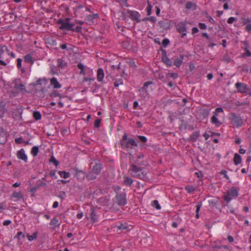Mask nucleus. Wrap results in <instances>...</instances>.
Returning <instances> with one entry per match:
<instances>
[{
	"label": "nucleus",
	"mask_w": 251,
	"mask_h": 251,
	"mask_svg": "<svg viewBox=\"0 0 251 251\" xmlns=\"http://www.w3.org/2000/svg\"><path fill=\"white\" fill-rule=\"evenodd\" d=\"M249 68L247 64H243L242 67L241 71L248 73L249 72Z\"/></svg>",
	"instance_id": "nucleus-55"
},
{
	"label": "nucleus",
	"mask_w": 251,
	"mask_h": 251,
	"mask_svg": "<svg viewBox=\"0 0 251 251\" xmlns=\"http://www.w3.org/2000/svg\"><path fill=\"white\" fill-rule=\"evenodd\" d=\"M162 43L163 46L166 47L170 44V40L168 39H164Z\"/></svg>",
	"instance_id": "nucleus-56"
},
{
	"label": "nucleus",
	"mask_w": 251,
	"mask_h": 251,
	"mask_svg": "<svg viewBox=\"0 0 251 251\" xmlns=\"http://www.w3.org/2000/svg\"><path fill=\"white\" fill-rule=\"evenodd\" d=\"M50 84L54 89H59L61 87V85L58 81L57 78L54 77L50 79Z\"/></svg>",
	"instance_id": "nucleus-16"
},
{
	"label": "nucleus",
	"mask_w": 251,
	"mask_h": 251,
	"mask_svg": "<svg viewBox=\"0 0 251 251\" xmlns=\"http://www.w3.org/2000/svg\"><path fill=\"white\" fill-rule=\"evenodd\" d=\"M39 152V148L38 146H34L31 150V153L33 157H36Z\"/></svg>",
	"instance_id": "nucleus-32"
},
{
	"label": "nucleus",
	"mask_w": 251,
	"mask_h": 251,
	"mask_svg": "<svg viewBox=\"0 0 251 251\" xmlns=\"http://www.w3.org/2000/svg\"><path fill=\"white\" fill-rule=\"evenodd\" d=\"M57 24L58 25H61L59 27L60 29L70 31V26L69 23L66 22L64 21V20L60 19L57 21Z\"/></svg>",
	"instance_id": "nucleus-13"
},
{
	"label": "nucleus",
	"mask_w": 251,
	"mask_h": 251,
	"mask_svg": "<svg viewBox=\"0 0 251 251\" xmlns=\"http://www.w3.org/2000/svg\"><path fill=\"white\" fill-rule=\"evenodd\" d=\"M25 238V234L23 233L22 231L18 232L16 235L15 236L14 238H17L19 240L21 239H24Z\"/></svg>",
	"instance_id": "nucleus-42"
},
{
	"label": "nucleus",
	"mask_w": 251,
	"mask_h": 251,
	"mask_svg": "<svg viewBox=\"0 0 251 251\" xmlns=\"http://www.w3.org/2000/svg\"><path fill=\"white\" fill-rule=\"evenodd\" d=\"M137 142L135 139L128 138L127 134L124 133L120 140V145L122 149H128L130 147H137Z\"/></svg>",
	"instance_id": "nucleus-2"
},
{
	"label": "nucleus",
	"mask_w": 251,
	"mask_h": 251,
	"mask_svg": "<svg viewBox=\"0 0 251 251\" xmlns=\"http://www.w3.org/2000/svg\"><path fill=\"white\" fill-rule=\"evenodd\" d=\"M12 197L18 199H21L23 198L22 194L20 192H14L12 195Z\"/></svg>",
	"instance_id": "nucleus-37"
},
{
	"label": "nucleus",
	"mask_w": 251,
	"mask_h": 251,
	"mask_svg": "<svg viewBox=\"0 0 251 251\" xmlns=\"http://www.w3.org/2000/svg\"><path fill=\"white\" fill-rule=\"evenodd\" d=\"M43 82H44V83L45 84H46L48 82V80L45 78H42H42H39L36 82L33 83L32 84V85H33V86L35 87V86H37L38 85H42Z\"/></svg>",
	"instance_id": "nucleus-30"
},
{
	"label": "nucleus",
	"mask_w": 251,
	"mask_h": 251,
	"mask_svg": "<svg viewBox=\"0 0 251 251\" xmlns=\"http://www.w3.org/2000/svg\"><path fill=\"white\" fill-rule=\"evenodd\" d=\"M185 189L189 193H193L195 191V188L194 186L190 185L186 186Z\"/></svg>",
	"instance_id": "nucleus-38"
},
{
	"label": "nucleus",
	"mask_w": 251,
	"mask_h": 251,
	"mask_svg": "<svg viewBox=\"0 0 251 251\" xmlns=\"http://www.w3.org/2000/svg\"><path fill=\"white\" fill-rule=\"evenodd\" d=\"M99 18V15L98 14H94L92 15H89L86 16V20L91 24H94L95 19H98Z\"/></svg>",
	"instance_id": "nucleus-17"
},
{
	"label": "nucleus",
	"mask_w": 251,
	"mask_h": 251,
	"mask_svg": "<svg viewBox=\"0 0 251 251\" xmlns=\"http://www.w3.org/2000/svg\"><path fill=\"white\" fill-rule=\"evenodd\" d=\"M104 73L103 69L101 68H99L97 72V79L102 84L106 83V82L104 80Z\"/></svg>",
	"instance_id": "nucleus-12"
},
{
	"label": "nucleus",
	"mask_w": 251,
	"mask_h": 251,
	"mask_svg": "<svg viewBox=\"0 0 251 251\" xmlns=\"http://www.w3.org/2000/svg\"><path fill=\"white\" fill-rule=\"evenodd\" d=\"M127 13L129 14V17L132 20L135 21L137 23H139L141 21L139 19L141 15L138 12L133 11L128 9Z\"/></svg>",
	"instance_id": "nucleus-11"
},
{
	"label": "nucleus",
	"mask_w": 251,
	"mask_h": 251,
	"mask_svg": "<svg viewBox=\"0 0 251 251\" xmlns=\"http://www.w3.org/2000/svg\"><path fill=\"white\" fill-rule=\"evenodd\" d=\"M158 78H159V79L162 80V81L163 82H166L168 81L167 78L164 79V76L162 74H159V75Z\"/></svg>",
	"instance_id": "nucleus-64"
},
{
	"label": "nucleus",
	"mask_w": 251,
	"mask_h": 251,
	"mask_svg": "<svg viewBox=\"0 0 251 251\" xmlns=\"http://www.w3.org/2000/svg\"><path fill=\"white\" fill-rule=\"evenodd\" d=\"M158 25L160 27L163 29H167L170 28V23L165 20L160 21L158 22Z\"/></svg>",
	"instance_id": "nucleus-21"
},
{
	"label": "nucleus",
	"mask_w": 251,
	"mask_h": 251,
	"mask_svg": "<svg viewBox=\"0 0 251 251\" xmlns=\"http://www.w3.org/2000/svg\"><path fill=\"white\" fill-rule=\"evenodd\" d=\"M197 5L191 1L187 2L185 5V8L188 10L192 9V10H195L197 9Z\"/></svg>",
	"instance_id": "nucleus-24"
},
{
	"label": "nucleus",
	"mask_w": 251,
	"mask_h": 251,
	"mask_svg": "<svg viewBox=\"0 0 251 251\" xmlns=\"http://www.w3.org/2000/svg\"><path fill=\"white\" fill-rule=\"evenodd\" d=\"M224 110L222 107H218L216 108L214 112H213V116H215L216 117H217L218 116L219 113H223Z\"/></svg>",
	"instance_id": "nucleus-41"
},
{
	"label": "nucleus",
	"mask_w": 251,
	"mask_h": 251,
	"mask_svg": "<svg viewBox=\"0 0 251 251\" xmlns=\"http://www.w3.org/2000/svg\"><path fill=\"white\" fill-rule=\"evenodd\" d=\"M229 119L233 125L237 127H241L243 124L242 118L235 113H230Z\"/></svg>",
	"instance_id": "nucleus-4"
},
{
	"label": "nucleus",
	"mask_w": 251,
	"mask_h": 251,
	"mask_svg": "<svg viewBox=\"0 0 251 251\" xmlns=\"http://www.w3.org/2000/svg\"><path fill=\"white\" fill-rule=\"evenodd\" d=\"M242 43L244 44L245 45V47L243 48L244 50H249V48L250 47L249 43L248 41H244L242 42Z\"/></svg>",
	"instance_id": "nucleus-58"
},
{
	"label": "nucleus",
	"mask_w": 251,
	"mask_h": 251,
	"mask_svg": "<svg viewBox=\"0 0 251 251\" xmlns=\"http://www.w3.org/2000/svg\"><path fill=\"white\" fill-rule=\"evenodd\" d=\"M15 141L17 144H22V143H24V141H23L22 137L16 138L15 139Z\"/></svg>",
	"instance_id": "nucleus-57"
},
{
	"label": "nucleus",
	"mask_w": 251,
	"mask_h": 251,
	"mask_svg": "<svg viewBox=\"0 0 251 251\" xmlns=\"http://www.w3.org/2000/svg\"><path fill=\"white\" fill-rule=\"evenodd\" d=\"M178 76L177 73H167V77H172L174 79L177 78Z\"/></svg>",
	"instance_id": "nucleus-46"
},
{
	"label": "nucleus",
	"mask_w": 251,
	"mask_h": 251,
	"mask_svg": "<svg viewBox=\"0 0 251 251\" xmlns=\"http://www.w3.org/2000/svg\"><path fill=\"white\" fill-rule=\"evenodd\" d=\"M34 118L36 120H39L41 119V114L39 111H34L33 114Z\"/></svg>",
	"instance_id": "nucleus-39"
},
{
	"label": "nucleus",
	"mask_w": 251,
	"mask_h": 251,
	"mask_svg": "<svg viewBox=\"0 0 251 251\" xmlns=\"http://www.w3.org/2000/svg\"><path fill=\"white\" fill-rule=\"evenodd\" d=\"M101 122V119H98L96 120L94 122V126L96 128H98L100 126V124Z\"/></svg>",
	"instance_id": "nucleus-54"
},
{
	"label": "nucleus",
	"mask_w": 251,
	"mask_h": 251,
	"mask_svg": "<svg viewBox=\"0 0 251 251\" xmlns=\"http://www.w3.org/2000/svg\"><path fill=\"white\" fill-rule=\"evenodd\" d=\"M186 24L183 22L179 23L176 25V30L178 32L181 34V38H184V37L186 35Z\"/></svg>",
	"instance_id": "nucleus-7"
},
{
	"label": "nucleus",
	"mask_w": 251,
	"mask_h": 251,
	"mask_svg": "<svg viewBox=\"0 0 251 251\" xmlns=\"http://www.w3.org/2000/svg\"><path fill=\"white\" fill-rule=\"evenodd\" d=\"M215 249H222L228 250L229 248L228 246L221 245V246H215L213 247Z\"/></svg>",
	"instance_id": "nucleus-49"
},
{
	"label": "nucleus",
	"mask_w": 251,
	"mask_h": 251,
	"mask_svg": "<svg viewBox=\"0 0 251 251\" xmlns=\"http://www.w3.org/2000/svg\"><path fill=\"white\" fill-rule=\"evenodd\" d=\"M211 122L217 126H219L221 125V123L219 121L217 117L215 116H212L211 117Z\"/></svg>",
	"instance_id": "nucleus-31"
},
{
	"label": "nucleus",
	"mask_w": 251,
	"mask_h": 251,
	"mask_svg": "<svg viewBox=\"0 0 251 251\" xmlns=\"http://www.w3.org/2000/svg\"><path fill=\"white\" fill-rule=\"evenodd\" d=\"M235 87L237 91L241 93H246L249 90L247 85L243 83L237 82Z\"/></svg>",
	"instance_id": "nucleus-8"
},
{
	"label": "nucleus",
	"mask_w": 251,
	"mask_h": 251,
	"mask_svg": "<svg viewBox=\"0 0 251 251\" xmlns=\"http://www.w3.org/2000/svg\"><path fill=\"white\" fill-rule=\"evenodd\" d=\"M97 175H96L95 173H93V171H91L88 172L86 177L88 180H92L96 179Z\"/></svg>",
	"instance_id": "nucleus-28"
},
{
	"label": "nucleus",
	"mask_w": 251,
	"mask_h": 251,
	"mask_svg": "<svg viewBox=\"0 0 251 251\" xmlns=\"http://www.w3.org/2000/svg\"><path fill=\"white\" fill-rule=\"evenodd\" d=\"M102 168V165L100 161H97L93 166L91 171H93V173L99 175L100 174Z\"/></svg>",
	"instance_id": "nucleus-9"
},
{
	"label": "nucleus",
	"mask_w": 251,
	"mask_h": 251,
	"mask_svg": "<svg viewBox=\"0 0 251 251\" xmlns=\"http://www.w3.org/2000/svg\"><path fill=\"white\" fill-rule=\"evenodd\" d=\"M24 61L25 62L30 63L31 64H33L34 62L32 55L30 53H28L24 56Z\"/></svg>",
	"instance_id": "nucleus-26"
},
{
	"label": "nucleus",
	"mask_w": 251,
	"mask_h": 251,
	"mask_svg": "<svg viewBox=\"0 0 251 251\" xmlns=\"http://www.w3.org/2000/svg\"><path fill=\"white\" fill-rule=\"evenodd\" d=\"M58 67L62 69H64L67 66V63L62 58H58L57 59Z\"/></svg>",
	"instance_id": "nucleus-22"
},
{
	"label": "nucleus",
	"mask_w": 251,
	"mask_h": 251,
	"mask_svg": "<svg viewBox=\"0 0 251 251\" xmlns=\"http://www.w3.org/2000/svg\"><path fill=\"white\" fill-rule=\"evenodd\" d=\"M123 84V79H119L116 80V81L114 83V85L115 87H117L120 85Z\"/></svg>",
	"instance_id": "nucleus-51"
},
{
	"label": "nucleus",
	"mask_w": 251,
	"mask_h": 251,
	"mask_svg": "<svg viewBox=\"0 0 251 251\" xmlns=\"http://www.w3.org/2000/svg\"><path fill=\"white\" fill-rule=\"evenodd\" d=\"M17 68L18 69H21V71L22 73H25V70L22 68V59L21 58H18L17 60Z\"/></svg>",
	"instance_id": "nucleus-40"
},
{
	"label": "nucleus",
	"mask_w": 251,
	"mask_h": 251,
	"mask_svg": "<svg viewBox=\"0 0 251 251\" xmlns=\"http://www.w3.org/2000/svg\"><path fill=\"white\" fill-rule=\"evenodd\" d=\"M82 27L81 26H76L75 28H74L75 30V32H76L77 33H80L81 32Z\"/></svg>",
	"instance_id": "nucleus-62"
},
{
	"label": "nucleus",
	"mask_w": 251,
	"mask_h": 251,
	"mask_svg": "<svg viewBox=\"0 0 251 251\" xmlns=\"http://www.w3.org/2000/svg\"><path fill=\"white\" fill-rule=\"evenodd\" d=\"M242 162V158L240 155L236 153L234 154L233 158V162L235 165L240 164Z\"/></svg>",
	"instance_id": "nucleus-23"
},
{
	"label": "nucleus",
	"mask_w": 251,
	"mask_h": 251,
	"mask_svg": "<svg viewBox=\"0 0 251 251\" xmlns=\"http://www.w3.org/2000/svg\"><path fill=\"white\" fill-rule=\"evenodd\" d=\"M38 232L37 231L34 232L32 235H30L29 234H27L26 236L28 238V240L29 241H33L34 239H36L37 237Z\"/></svg>",
	"instance_id": "nucleus-34"
},
{
	"label": "nucleus",
	"mask_w": 251,
	"mask_h": 251,
	"mask_svg": "<svg viewBox=\"0 0 251 251\" xmlns=\"http://www.w3.org/2000/svg\"><path fill=\"white\" fill-rule=\"evenodd\" d=\"M65 196H66V194H65V192L61 191L59 193V194L58 195V197H59L60 198H61L63 200H64L65 199Z\"/></svg>",
	"instance_id": "nucleus-61"
},
{
	"label": "nucleus",
	"mask_w": 251,
	"mask_h": 251,
	"mask_svg": "<svg viewBox=\"0 0 251 251\" xmlns=\"http://www.w3.org/2000/svg\"><path fill=\"white\" fill-rule=\"evenodd\" d=\"M152 205L154 207L156 208V209L157 210H159L161 209V206H160V204H159L158 201H157V200H154L152 201Z\"/></svg>",
	"instance_id": "nucleus-45"
},
{
	"label": "nucleus",
	"mask_w": 251,
	"mask_h": 251,
	"mask_svg": "<svg viewBox=\"0 0 251 251\" xmlns=\"http://www.w3.org/2000/svg\"><path fill=\"white\" fill-rule=\"evenodd\" d=\"M50 96L51 97H60V95L56 90H53L51 93L50 94Z\"/></svg>",
	"instance_id": "nucleus-50"
},
{
	"label": "nucleus",
	"mask_w": 251,
	"mask_h": 251,
	"mask_svg": "<svg viewBox=\"0 0 251 251\" xmlns=\"http://www.w3.org/2000/svg\"><path fill=\"white\" fill-rule=\"evenodd\" d=\"M199 27L201 29H205L206 28V26L204 23H200L199 24Z\"/></svg>",
	"instance_id": "nucleus-63"
},
{
	"label": "nucleus",
	"mask_w": 251,
	"mask_h": 251,
	"mask_svg": "<svg viewBox=\"0 0 251 251\" xmlns=\"http://www.w3.org/2000/svg\"><path fill=\"white\" fill-rule=\"evenodd\" d=\"M72 170V173H74L75 176L78 179H80L81 180L84 179L85 175L84 171L79 170L77 167H74Z\"/></svg>",
	"instance_id": "nucleus-10"
},
{
	"label": "nucleus",
	"mask_w": 251,
	"mask_h": 251,
	"mask_svg": "<svg viewBox=\"0 0 251 251\" xmlns=\"http://www.w3.org/2000/svg\"><path fill=\"white\" fill-rule=\"evenodd\" d=\"M174 61H173V64L177 68H179L183 63L184 55L180 54L179 57L175 56Z\"/></svg>",
	"instance_id": "nucleus-15"
},
{
	"label": "nucleus",
	"mask_w": 251,
	"mask_h": 251,
	"mask_svg": "<svg viewBox=\"0 0 251 251\" xmlns=\"http://www.w3.org/2000/svg\"><path fill=\"white\" fill-rule=\"evenodd\" d=\"M57 71H58L57 68L56 67L51 68V70H50V72L52 75H55V74L57 75L58 74Z\"/></svg>",
	"instance_id": "nucleus-60"
},
{
	"label": "nucleus",
	"mask_w": 251,
	"mask_h": 251,
	"mask_svg": "<svg viewBox=\"0 0 251 251\" xmlns=\"http://www.w3.org/2000/svg\"><path fill=\"white\" fill-rule=\"evenodd\" d=\"M238 195L239 193L237 190L234 187H232L227 192V195H225L224 200L229 202L232 200V198H236Z\"/></svg>",
	"instance_id": "nucleus-5"
},
{
	"label": "nucleus",
	"mask_w": 251,
	"mask_h": 251,
	"mask_svg": "<svg viewBox=\"0 0 251 251\" xmlns=\"http://www.w3.org/2000/svg\"><path fill=\"white\" fill-rule=\"evenodd\" d=\"M130 159V168L128 171L130 172L131 175L133 177L141 179L142 180H146L148 178L147 176V173L144 171V168L140 167L135 165L132 161L133 155L131 153H129Z\"/></svg>",
	"instance_id": "nucleus-1"
},
{
	"label": "nucleus",
	"mask_w": 251,
	"mask_h": 251,
	"mask_svg": "<svg viewBox=\"0 0 251 251\" xmlns=\"http://www.w3.org/2000/svg\"><path fill=\"white\" fill-rule=\"evenodd\" d=\"M187 129V124L185 122V121L184 120H181V124L180 125V126H179V129Z\"/></svg>",
	"instance_id": "nucleus-48"
},
{
	"label": "nucleus",
	"mask_w": 251,
	"mask_h": 251,
	"mask_svg": "<svg viewBox=\"0 0 251 251\" xmlns=\"http://www.w3.org/2000/svg\"><path fill=\"white\" fill-rule=\"evenodd\" d=\"M117 227L122 231H127L128 229V226L126 224H121L119 226H117Z\"/></svg>",
	"instance_id": "nucleus-35"
},
{
	"label": "nucleus",
	"mask_w": 251,
	"mask_h": 251,
	"mask_svg": "<svg viewBox=\"0 0 251 251\" xmlns=\"http://www.w3.org/2000/svg\"><path fill=\"white\" fill-rule=\"evenodd\" d=\"M210 111L207 109H202L201 110L200 115L202 116L203 119H206L209 114Z\"/></svg>",
	"instance_id": "nucleus-27"
},
{
	"label": "nucleus",
	"mask_w": 251,
	"mask_h": 251,
	"mask_svg": "<svg viewBox=\"0 0 251 251\" xmlns=\"http://www.w3.org/2000/svg\"><path fill=\"white\" fill-rule=\"evenodd\" d=\"M58 174L61 177L64 178H67L69 177L70 176V174L69 172L65 171H59Z\"/></svg>",
	"instance_id": "nucleus-33"
},
{
	"label": "nucleus",
	"mask_w": 251,
	"mask_h": 251,
	"mask_svg": "<svg viewBox=\"0 0 251 251\" xmlns=\"http://www.w3.org/2000/svg\"><path fill=\"white\" fill-rule=\"evenodd\" d=\"M91 214H90V218L91 221L95 223L98 221V216L97 214L96 210L94 208V207L91 208Z\"/></svg>",
	"instance_id": "nucleus-19"
},
{
	"label": "nucleus",
	"mask_w": 251,
	"mask_h": 251,
	"mask_svg": "<svg viewBox=\"0 0 251 251\" xmlns=\"http://www.w3.org/2000/svg\"><path fill=\"white\" fill-rule=\"evenodd\" d=\"M50 162L53 163L56 167L59 164V161H57L53 155L51 156Z\"/></svg>",
	"instance_id": "nucleus-47"
},
{
	"label": "nucleus",
	"mask_w": 251,
	"mask_h": 251,
	"mask_svg": "<svg viewBox=\"0 0 251 251\" xmlns=\"http://www.w3.org/2000/svg\"><path fill=\"white\" fill-rule=\"evenodd\" d=\"M133 182V181L132 179L126 176L125 178L124 184L126 186H130L132 184Z\"/></svg>",
	"instance_id": "nucleus-36"
},
{
	"label": "nucleus",
	"mask_w": 251,
	"mask_h": 251,
	"mask_svg": "<svg viewBox=\"0 0 251 251\" xmlns=\"http://www.w3.org/2000/svg\"><path fill=\"white\" fill-rule=\"evenodd\" d=\"M116 202L119 206H124L126 203V194L125 193H117L115 197Z\"/></svg>",
	"instance_id": "nucleus-6"
},
{
	"label": "nucleus",
	"mask_w": 251,
	"mask_h": 251,
	"mask_svg": "<svg viewBox=\"0 0 251 251\" xmlns=\"http://www.w3.org/2000/svg\"><path fill=\"white\" fill-rule=\"evenodd\" d=\"M218 201L217 200L212 199L208 201L209 205L211 207L216 206Z\"/></svg>",
	"instance_id": "nucleus-44"
},
{
	"label": "nucleus",
	"mask_w": 251,
	"mask_h": 251,
	"mask_svg": "<svg viewBox=\"0 0 251 251\" xmlns=\"http://www.w3.org/2000/svg\"><path fill=\"white\" fill-rule=\"evenodd\" d=\"M161 61L168 67H171L173 65V60L174 61L176 52L175 51L170 52L168 54L167 51L163 49H161Z\"/></svg>",
	"instance_id": "nucleus-3"
},
{
	"label": "nucleus",
	"mask_w": 251,
	"mask_h": 251,
	"mask_svg": "<svg viewBox=\"0 0 251 251\" xmlns=\"http://www.w3.org/2000/svg\"><path fill=\"white\" fill-rule=\"evenodd\" d=\"M46 185H47V184L45 182L42 181L41 180H39L38 181V184L36 186L31 188L30 191L32 193H34L40 187L46 186Z\"/></svg>",
	"instance_id": "nucleus-18"
},
{
	"label": "nucleus",
	"mask_w": 251,
	"mask_h": 251,
	"mask_svg": "<svg viewBox=\"0 0 251 251\" xmlns=\"http://www.w3.org/2000/svg\"><path fill=\"white\" fill-rule=\"evenodd\" d=\"M17 156L19 159L23 160L25 163L27 162V157L25 153V151L24 149H21L17 152Z\"/></svg>",
	"instance_id": "nucleus-14"
},
{
	"label": "nucleus",
	"mask_w": 251,
	"mask_h": 251,
	"mask_svg": "<svg viewBox=\"0 0 251 251\" xmlns=\"http://www.w3.org/2000/svg\"><path fill=\"white\" fill-rule=\"evenodd\" d=\"M148 2V6L146 8V10L147 12V15L148 16L150 15L151 13V10H152V6L149 0L147 1Z\"/></svg>",
	"instance_id": "nucleus-43"
},
{
	"label": "nucleus",
	"mask_w": 251,
	"mask_h": 251,
	"mask_svg": "<svg viewBox=\"0 0 251 251\" xmlns=\"http://www.w3.org/2000/svg\"><path fill=\"white\" fill-rule=\"evenodd\" d=\"M226 170H222L220 172V174L221 175H224V177H225L227 179H229V177L226 174Z\"/></svg>",
	"instance_id": "nucleus-59"
},
{
	"label": "nucleus",
	"mask_w": 251,
	"mask_h": 251,
	"mask_svg": "<svg viewBox=\"0 0 251 251\" xmlns=\"http://www.w3.org/2000/svg\"><path fill=\"white\" fill-rule=\"evenodd\" d=\"M200 134L199 131L193 132L190 136L188 139L190 142H194L197 140V139L199 136Z\"/></svg>",
	"instance_id": "nucleus-25"
},
{
	"label": "nucleus",
	"mask_w": 251,
	"mask_h": 251,
	"mask_svg": "<svg viewBox=\"0 0 251 251\" xmlns=\"http://www.w3.org/2000/svg\"><path fill=\"white\" fill-rule=\"evenodd\" d=\"M246 52L242 54V56L243 57H251V52L249 50H245Z\"/></svg>",
	"instance_id": "nucleus-52"
},
{
	"label": "nucleus",
	"mask_w": 251,
	"mask_h": 251,
	"mask_svg": "<svg viewBox=\"0 0 251 251\" xmlns=\"http://www.w3.org/2000/svg\"><path fill=\"white\" fill-rule=\"evenodd\" d=\"M138 138L140 140V141L142 143H146L147 141V139L145 136L138 135L137 136Z\"/></svg>",
	"instance_id": "nucleus-53"
},
{
	"label": "nucleus",
	"mask_w": 251,
	"mask_h": 251,
	"mask_svg": "<svg viewBox=\"0 0 251 251\" xmlns=\"http://www.w3.org/2000/svg\"><path fill=\"white\" fill-rule=\"evenodd\" d=\"M83 8H84V6L82 4H79L74 7L73 10L75 16L82 17L80 14V9Z\"/></svg>",
	"instance_id": "nucleus-20"
},
{
	"label": "nucleus",
	"mask_w": 251,
	"mask_h": 251,
	"mask_svg": "<svg viewBox=\"0 0 251 251\" xmlns=\"http://www.w3.org/2000/svg\"><path fill=\"white\" fill-rule=\"evenodd\" d=\"M50 225L53 226L54 227H59L60 226L58 220L56 217H53L51 220Z\"/></svg>",
	"instance_id": "nucleus-29"
}]
</instances>
